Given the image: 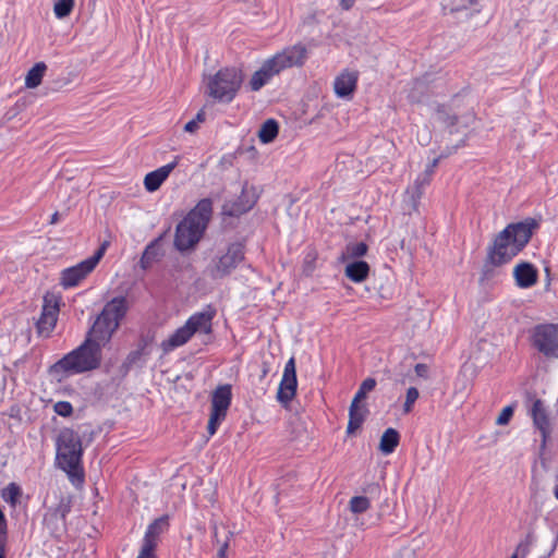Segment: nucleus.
<instances>
[{
	"mask_svg": "<svg viewBox=\"0 0 558 558\" xmlns=\"http://www.w3.org/2000/svg\"><path fill=\"white\" fill-rule=\"evenodd\" d=\"M538 222L533 218L510 223L500 231L488 247L487 260L493 266H501L515 257L530 242Z\"/></svg>",
	"mask_w": 558,
	"mask_h": 558,
	"instance_id": "nucleus-1",
	"label": "nucleus"
},
{
	"mask_svg": "<svg viewBox=\"0 0 558 558\" xmlns=\"http://www.w3.org/2000/svg\"><path fill=\"white\" fill-rule=\"evenodd\" d=\"M56 448L58 468L65 472L75 487L82 486L85 474L82 465V440L78 434L70 428L62 429L57 437Z\"/></svg>",
	"mask_w": 558,
	"mask_h": 558,
	"instance_id": "nucleus-2",
	"label": "nucleus"
},
{
	"mask_svg": "<svg viewBox=\"0 0 558 558\" xmlns=\"http://www.w3.org/2000/svg\"><path fill=\"white\" fill-rule=\"evenodd\" d=\"M211 214L213 202L209 198H203L178 223L173 241L178 251L186 252L196 246L203 238Z\"/></svg>",
	"mask_w": 558,
	"mask_h": 558,
	"instance_id": "nucleus-3",
	"label": "nucleus"
},
{
	"mask_svg": "<svg viewBox=\"0 0 558 558\" xmlns=\"http://www.w3.org/2000/svg\"><path fill=\"white\" fill-rule=\"evenodd\" d=\"M128 308V300L124 296H117L107 302L89 328L86 338L99 348L106 345L120 327Z\"/></svg>",
	"mask_w": 558,
	"mask_h": 558,
	"instance_id": "nucleus-4",
	"label": "nucleus"
},
{
	"mask_svg": "<svg viewBox=\"0 0 558 558\" xmlns=\"http://www.w3.org/2000/svg\"><path fill=\"white\" fill-rule=\"evenodd\" d=\"M243 83L242 71L235 66L220 69L206 80V95L221 104H230Z\"/></svg>",
	"mask_w": 558,
	"mask_h": 558,
	"instance_id": "nucleus-5",
	"label": "nucleus"
},
{
	"mask_svg": "<svg viewBox=\"0 0 558 558\" xmlns=\"http://www.w3.org/2000/svg\"><path fill=\"white\" fill-rule=\"evenodd\" d=\"M100 362L101 348L86 338L80 347L59 360L54 364V368L66 373L81 374L96 369Z\"/></svg>",
	"mask_w": 558,
	"mask_h": 558,
	"instance_id": "nucleus-6",
	"label": "nucleus"
},
{
	"mask_svg": "<svg viewBox=\"0 0 558 558\" xmlns=\"http://www.w3.org/2000/svg\"><path fill=\"white\" fill-rule=\"evenodd\" d=\"M245 258V247L240 242L228 245L223 254L213 258L208 266L209 276L214 279H221L229 276Z\"/></svg>",
	"mask_w": 558,
	"mask_h": 558,
	"instance_id": "nucleus-7",
	"label": "nucleus"
},
{
	"mask_svg": "<svg viewBox=\"0 0 558 558\" xmlns=\"http://www.w3.org/2000/svg\"><path fill=\"white\" fill-rule=\"evenodd\" d=\"M106 244H102L93 256L80 262L78 264L65 268L61 272L60 284L64 289L74 288L80 284L97 266L104 256Z\"/></svg>",
	"mask_w": 558,
	"mask_h": 558,
	"instance_id": "nucleus-8",
	"label": "nucleus"
},
{
	"mask_svg": "<svg viewBox=\"0 0 558 558\" xmlns=\"http://www.w3.org/2000/svg\"><path fill=\"white\" fill-rule=\"evenodd\" d=\"M232 389L231 385L218 386L211 396V410L207 425L209 436L216 434L220 424L227 416V411L231 404Z\"/></svg>",
	"mask_w": 558,
	"mask_h": 558,
	"instance_id": "nucleus-9",
	"label": "nucleus"
},
{
	"mask_svg": "<svg viewBox=\"0 0 558 558\" xmlns=\"http://www.w3.org/2000/svg\"><path fill=\"white\" fill-rule=\"evenodd\" d=\"M533 345L548 359H558V325L543 324L534 328Z\"/></svg>",
	"mask_w": 558,
	"mask_h": 558,
	"instance_id": "nucleus-10",
	"label": "nucleus"
},
{
	"mask_svg": "<svg viewBox=\"0 0 558 558\" xmlns=\"http://www.w3.org/2000/svg\"><path fill=\"white\" fill-rule=\"evenodd\" d=\"M308 57L306 47L303 44H295L286 47L275 56L270 57L272 64L279 73L290 68H301Z\"/></svg>",
	"mask_w": 558,
	"mask_h": 558,
	"instance_id": "nucleus-11",
	"label": "nucleus"
},
{
	"mask_svg": "<svg viewBox=\"0 0 558 558\" xmlns=\"http://www.w3.org/2000/svg\"><path fill=\"white\" fill-rule=\"evenodd\" d=\"M60 311V300L52 293L44 296L40 317L36 324L37 331L43 337H49L54 329Z\"/></svg>",
	"mask_w": 558,
	"mask_h": 558,
	"instance_id": "nucleus-12",
	"label": "nucleus"
},
{
	"mask_svg": "<svg viewBox=\"0 0 558 558\" xmlns=\"http://www.w3.org/2000/svg\"><path fill=\"white\" fill-rule=\"evenodd\" d=\"M298 388L295 359L292 356L284 365L283 374L277 391V400L288 405L295 397Z\"/></svg>",
	"mask_w": 558,
	"mask_h": 558,
	"instance_id": "nucleus-13",
	"label": "nucleus"
},
{
	"mask_svg": "<svg viewBox=\"0 0 558 558\" xmlns=\"http://www.w3.org/2000/svg\"><path fill=\"white\" fill-rule=\"evenodd\" d=\"M529 414L535 428L541 433L542 447H545L551 433L548 409L541 399H535L529 409Z\"/></svg>",
	"mask_w": 558,
	"mask_h": 558,
	"instance_id": "nucleus-14",
	"label": "nucleus"
},
{
	"mask_svg": "<svg viewBox=\"0 0 558 558\" xmlns=\"http://www.w3.org/2000/svg\"><path fill=\"white\" fill-rule=\"evenodd\" d=\"M361 490L364 495L353 496L349 501L348 507L353 514L366 512L371 508L372 500L379 498L381 493L379 484L375 482L365 484Z\"/></svg>",
	"mask_w": 558,
	"mask_h": 558,
	"instance_id": "nucleus-15",
	"label": "nucleus"
},
{
	"mask_svg": "<svg viewBox=\"0 0 558 558\" xmlns=\"http://www.w3.org/2000/svg\"><path fill=\"white\" fill-rule=\"evenodd\" d=\"M216 314L217 311L213 305H206L202 311L191 315L185 323L193 335L197 332L209 335L213 331V320Z\"/></svg>",
	"mask_w": 558,
	"mask_h": 558,
	"instance_id": "nucleus-16",
	"label": "nucleus"
},
{
	"mask_svg": "<svg viewBox=\"0 0 558 558\" xmlns=\"http://www.w3.org/2000/svg\"><path fill=\"white\" fill-rule=\"evenodd\" d=\"M513 278L517 287L520 289H529L536 284L538 270L533 264L522 262L514 266Z\"/></svg>",
	"mask_w": 558,
	"mask_h": 558,
	"instance_id": "nucleus-17",
	"label": "nucleus"
},
{
	"mask_svg": "<svg viewBox=\"0 0 558 558\" xmlns=\"http://www.w3.org/2000/svg\"><path fill=\"white\" fill-rule=\"evenodd\" d=\"M179 157H175L173 161L147 173L144 178V186L147 192L157 191L161 184L167 180L172 170L178 166Z\"/></svg>",
	"mask_w": 558,
	"mask_h": 558,
	"instance_id": "nucleus-18",
	"label": "nucleus"
},
{
	"mask_svg": "<svg viewBox=\"0 0 558 558\" xmlns=\"http://www.w3.org/2000/svg\"><path fill=\"white\" fill-rule=\"evenodd\" d=\"M357 73L343 71L333 82L335 94L340 98H349L356 88Z\"/></svg>",
	"mask_w": 558,
	"mask_h": 558,
	"instance_id": "nucleus-19",
	"label": "nucleus"
},
{
	"mask_svg": "<svg viewBox=\"0 0 558 558\" xmlns=\"http://www.w3.org/2000/svg\"><path fill=\"white\" fill-rule=\"evenodd\" d=\"M279 72L272 64L271 60L268 58L264 61L262 66L254 72L252 78L250 81V87L253 92L259 90L264 87L275 75H278Z\"/></svg>",
	"mask_w": 558,
	"mask_h": 558,
	"instance_id": "nucleus-20",
	"label": "nucleus"
},
{
	"mask_svg": "<svg viewBox=\"0 0 558 558\" xmlns=\"http://www.w3.org/2000/svg\"><path fill=\"white\" fill-rule=\"evenodd\" d=\"M193 336V332L185 323L183 326L179 327L173 333H171L166 340H163L160 347L165 353H168L187 343Z\"/></svg>",
	"mask_w": 558,
	"mask_h": 558,
	"instance_id": "nucleus-21",
	"label": "nucleus"
},
{
	"mask_svg": "<svg viewBox=\"0 0 558 558\" xmlns=\"http://www.w3.org/2000/svg\"><path fill=\"white\" fill-rule=\"evenodd\" d=\"M168 517L163 515L154 520L146 529L143 543L157 547L159 536L168 529Z\"/></svg>",
	"mask_w": 558,
	"mask_h": 558,
	"instance_id": "nucleus-22",
	"label": "nucleus"
},
{
	"mask_svg": "<svg viewBox=\"0 0 558 558\" xmlns=\"http://www.w3.org/2000/svg\"><path fill=\"white\" fill-rule=\"evenodd\" d=\"M345 276L353 282H363L369 274V265L364 260L348 263L344 269Z\"/></svg>",
	"mask_w": 558,
	"mask_h": 558,
	"instance_id": "nucleus-23",
	"label": "nucleus"
},
{
	"mask_svg": "<svg viewBox=\"0 0 558 558\" xmlns=\"http://www.w3.org/2000/svg\"><path fill=\"white\" fill-rule=\"evenodd\" d=\"M366 414L367 409L364 405L351 402L349 409V423L347 426V433L353 434L355 430H357L365 421Z\"/></svg>",
	"mask_w": 558,
	"mask_h": 558,
	"instance_id": "nucleus-24",
	"label": "nucleus"
},
{
	"mask_svg": "<svg viewBox=\"0 0 558 558\" xmlns=\"http://www.w3.org/2000/svg\"><path fill=\"white\" fill-rule=\"evenodd\" d=\"M400 436L395 428H387L381 435L379 450L384 454L392 453L399 445Z\"/></svg>",
	"mask_w": 558,
	"mask_h": 558,
	"instance_id": "nucleus-25",
	"label": "nucleus"
},
{
	"mask_svg": "<svg viewBox=\"0 0 558 558\" xmlns=\"http://www.w3.org/2000/svg\"><path fill=\"white\" fill-rule=\"evenodd\" d=\"M47 70V65L44 62H37L32 66L25 76V86L27 88H36L41 84L43 77Z\"/></svg>",
	"mask_w": 558,
	"mask_h": 558,
	"instance_id": "nucleus-26",
	"label": "nucleus"
},
{
	"mask_svg": "<svg viewBox=\"0 0 558 558\" xmlns=\"http://www.w3.org/2000/svg\"><path fill=\"white\" fill-rule=\"evenodd\" d=\"M278 132V122L275 119H268L262 124L258 131V138L263 144H268L277 137Z\"/></svg>",
	"mask_w": 558,
	"mask_h": 558,
	"instance_id": "nucleus-27",
	"label": "nucleus"
},
{
	"mask_svg": "<svg viewBox=\"0 0 558 558\" xmlns=\"http://www.w3.org/2000/svg\"><path fill=\"white\" fill-rule=\"evenodd\" d=\"M160 255V248L158 245V240L151 242L144 250L141 257V266L142 268H148Z\"/></svg>",
	"mask_w": 558,
	"mask_h": 558,
	"instance_id": "nucleus-28",
	"label": "nucleus"
},
{
	"mask_svg": "<svg viewBox=\"0 0 558 558\" xmlns=\"http://www.w3.org/2000/svg\"><path fill=\"white\" fill-rule=\"evenodd\" d=\"M432 181V177L428 173H421L415 179L412 186L408 189V192L411 193L412 198H420L427 185H429Z\"/></svg>",
	"mask_w": 558,
	"mask_h": 558,
	"instance_id": "nucleus-29",
	"label": "nucleus"
},
{
	"mask_svg": "<svg viewBox=\"0 0 558 558\" xmlns=\"http://www.w3.org/2000/svg\"><path fill=\"white\" fill-rule=\"evenodd\" d=\"M367 245L364 242L349 243L345 246V253L342 255V260L348 258H359L367 253Z\"/></svg>",
	"mask_w": 558,
	"mask_h": 558,
	"instance_id": "nucleus-30",
	"label": "nucleus"
},
{
	"mask_svg": "<svg viewBox=\"0 0 558 558\" xmlns=\"http://www.w3.org/2000/svg\"><path fill=\"white\" fill-rule=\"evenodd\" d=\"M21 494V487L16 483L12 482L2 489L1 497L5 502L11 506H15Z\"/></svg>",
	"mask_w": 558,
	"mask_h": 558,
	"instance_id": "nucleus-31",
	"label": "nucleus"
},
{
	"mask_svg": "<svg viewBox=\"0 0 558 558\" xmlns=\"http://www.w3.org/2000/svg\"><path fill=\"white\" fill-rule=\"evenodd\" d=\"M74 8V0H54L53 13L57 19L69 16Z\"/></svg>",
	"mask_w": 558,
	"mask_h": 558,
	"instance_id": "nucleus-32",
	"label": "nucleus"
},
{
	"mask_svg": "<svg viewBox=\"0 0 558 558\" xmlns=\"http://www.w3.org/2000/svg\"><path fill=\"white\" fill-rule=\"evenodd\" d=\"M536 538H535V535L533 532H529L524 539H522L514 553L517 554V556H519L520 558H526V556L529 555L530 550H531V547L534 545Z\"/></svg>",
	"mask_w": 558,
	"mask_h": 558,
	"instance_id": "nucleus-33",
	"label": "nucleus"
},
{
	"mask_svg": "<svg viewBox=\"0 0 558 558\" xmlns=\"http://www.w3.org/2000/svg\"><path fill=\"white\" fill-rule=\"evenodd\" d=\"M376 387V380L372 377H368L362 381L359 390L356 391L352 402L360 403L363 399L366 398L367 392H371Z\"/></svg>",
	"mask_w": 558,
	"mask_h": 558,
	"instance_id": "nucleus-34",
	"label": "nucleus"
},
{
	"mask_svg": "<svg viewBox=\"0 0 558 558\" xmlns=\"http://www.w3.org/2000/svg\"><path fill=\"white\" fill-rule=\"evenodd\" d=\"M143 354H144V347L142 348H138L134 351H131L124 362H123V367L129 371L131 369L134 365H136L143 357Z\"/></svg>",
	"mask_w": 558,
	"mask_h": 558,
	"instance_id": "nucleus-35",
	"label": "nucleus"
},
{
	"mask_svg": "<svg viewBox=\"0 0 558 558\" xmlns=\"http://www.w3.org/2000/svg\"><path fill=\"white\" fill-rule=\"evenodd\" d=\"M418 397H420V393H418V390L415 387H410L407 390L405 402L403 404V412L404 413H410L412 411L413 405L416 402V400L418 399Z\"/></svg>",
	"mask_w": 558,
	"mask_h": 558,
	"instance_id": "nucleus-36",
	"label": "nucleus"
},
{
	"mask_svg": "<svg viewBox=\"0 0 558 558\" xmlns=\"http://www.w3.org/2000/svg\"><path fill=\"white\" fill-rule=\"evenodd\" d=\"M206 119V113L204 110H199L197 112V114L195 116L194 119H192L191 121H189L185 125H184V131L185 132H189V133H194L198 130L199 125L205 121Z\"/></svg>",
	"mask_w": 558,
	"mask_h": 558,
	"instance_id": "nucleus-37",
	"label": "nucleus"
},
{
	"mask_svg": "<svg viewBox=\"0 0 558 558\" xmlns=\"http://www.w3.org/2000/svg\"><path fill=\"white\" fill-rule=\"evenodd\" d=\"M317 254L314 251L307 252L303 260V271L306 275H311L315 270V262Z\"/></svg>",
	"mask_w": 558,
	"mask_h": 558,
	"instance_id": "nucleus-38",
	"label": "nucleus"
},
{
	"mask_svg": "<svg viewBox=\"0 0 558 558\" xmlns=\"http://www.w3.org/2000/svg\"><path fill=\"white\" fill-rule=\"evenodd\" d=\"M53 409L58 415L63 417H68L73 413V407L69 401H58Z\"/></svg>",
	"mask_w": 558,
	"mask_h": 558,
	"instance_id": "nucleus-39",
	"label": "nucleus"
},
{
	"mask_svg": "<svg viewBox=\"0 0 558 558\" xmlns=\"http://www.w3.org/2000/svg\"><path fill=\"white\" fill-rule=\"evenodd\" d=\"M155 549L156 547L151 546V544L143 543L140 554L136 558H156Z\"/></svg>",
	"mask_w": 558,
	"mask_h": 558,
	"instance_id": "nucleus-40",
	"label": "nucleus"
},
{
	"mask_svg": "<svg viewBox=\"0 0 558 558\" xmlns=\"http://www.w3.org/2000/svg\"><path fill=\"white\" fill-rule=\"evenodd\" d=\"M251 207H252V204H247V205H243V206L234 205V207L231 209H228L227 206H225L223 210L226 214H228L230 216H239L243 213H246L248 209H251Z\"/></svg>",
	"mask_w": 558,
	"mask_h": 558,
	"instance_id": "nucleus-41",
	"label": "nucleus"
},
{
	"mask_svg": "<svg viewBox=\"0 0 558 558\" xmlns=\"http://www.w3.org/2000/svg\"><path fill=\"white\" fill-rule=\"evenodd\" d=\"M513 411L510 407H506L497 418L499 425L507 424L512 415Z\"/></svg>",
	"mask_w": 558,
	"mask_h": 558,
	"instance_id": "nucleus-42",
	"label": "nucleus"
},
{
	"mask_svg": "<svg viewBox=\"0 0 558 558\" xmlns=\"http://www.w3.org/2000/svg\"><path fill=\"white\" fill-rule=\"evenodd\" d=\"M414 371H415V374L418 376V377H422V378H427L428 377V366L426 364H423V363H417L414 367Z\"/></svg>",
	"mask_w": 558,
	"mask_h": 558,
	"instance_id": "nucleus-43",
	"label": "nucleus"
},
{
	"mask_svg": "<svg viewBox=\"0 0 558 558\" xmlns=\"http://www.w3.org/2000/svg\"><path fill=\"white\" fill-rule=\"evenodd\" d=\"M69 512V507L66 505H60L54 511L53 515L60 514L61 520H65L66 513Z\"/></svg>",
	"mask_w": 558,
	"mask_h": 558,
	"instance_id": "nucleus-44",
	"label": "nucleus"
},
{
	"mask_svg": "<svg viewBox=\"0 0 558 558\" xmlns=\"http://www.w3.org/2000/svg\"><path fill=\"white\" fill-rule=\"evenodd\" d=\"M438 162H439V158L433 159V161L426 167L424 172L428 173L429 177H433V174L435 172V168L437 167Z\"/></svg>",
	"mask_w": 558,
	"mask_h": 558,
	"instance_id": "nucleus-45",
	"label": "nucleus"
},
{
	"mask_svg": "<svg viewBox=\"0 0 558 558\" xmlns=\"http://www.w3.org/2000/svg\"><path fill=\"white\" fill-rule=\"evenodd\" d=\"M229 543L225 542L219 550H218V558H227V551H228Z\"/></svg>",
	"mask_w": 558,
	"mask_h": 558,
	"instance_id": "nucleus-46",
	"label": "nucleus"
},
{
	"mask_svg": "<svg viewBox=\"0 0 558 558\" xmlns=\"http://www.w3.org/2000/svg\"><path fill=\"white\" fill-rule=\"evenodd\" d=\"M7 521L3 512L0 510V535L5 534Z\"/></svg>",
	"mask_w": 558,
	"mask_h": 558,
	"instance_id": "nucleus-47",
	"label": "nucleus"
},
{
	"mask_svg": "<svg viewBox=\"0 0 558 558\" xmlns=\"http://www.w3.org/2000/svg\"><path fill=\"white\" fill-rule=\"evenodd\" d=\"M355 0H340V7L343 10H350L354 5Z\"/></svg>",
	"mask_w": 558,
	"mask_h": 558,
	"instance_id": "nucleus-48",
	"label": "nucleus"
},
{
	"mask_svg": "<svg viewBox=\"0 0 558 558\" xmlns=\"http://www.w3.org/2000/svg\"><path fill=\"white\" fill-rule=\"evenodd\" d=\"M270 371V366L267 362L262 363V377H266Z\"/></svg>",
	"mask_w": 558,
	"mask_h": 558,
	"instance_id": "nucleus-49",
	"label": "nucleus"
},
{
	"mask_svg": "<svg viewBox=\"0 0 558 558\" xmlns=\"http://www.w3.org/2000/svg\"><path fill=\"white\" fill-rule=\"evenodd\" d=\"M58 221H59V213H58V211H56V213H53V214H52V216H51V218H50V223H51V225H54V223H57Z\"/></svg>",
	"mask_w": 558,
	"mask_h": 558,
	"instance_id": "nucleus-50",
	"label": "nucleus"
},
{
	"mask_svg": "<svg viewBox=\"0 0 558 558\" xmlns=\"http://www.w3.org/2000/svg\"><path fill=\"white\" fill-rule=\"evenodd\" d=\"M470 5H475L480 0H466Z\"/></svg>",
	"mask_w": 558,
	"mask_h": 558,
	"instance_id": "nucleus-51",
	"label": "nucleus"
},
{
	"mask_svg": "<svg viewBox=\"0 0 558 558\" xmlns=\"http://www.w3.org/2000/svg\"><path fill=\"white\" fill-rule=\"evenodd\" d=\"M555 497L558 499V486L555 488Z\"/></svg>",
	"mask_w": 558,
	"mask_h": 558,
	"instance_id": "nucleus-52",
	"label": "nucleus"
},
{
	"mask_svg": "<svg viewBox=\"0 0 558 558\" xmlns=\"http://www.w3.org/2000/svg\"><path fill=\"white\" fill-rule=\"evenodd\" d=\"M510 558H520L519 556H517L515 553H513V555L510 557Z\"/></svg>",
	"mask_w": 558,
	"mask_h": 558,
	"instance_id": "nucleus-53",
	"label": "nucleus"
},
{
	"mask_svg": "<svg viewBox=\"0 0 558 558\" xmlns=\"http://www.w3.org/2000/svg\"><path fill=\"white\" fill-rule=\"evenodd\" d=\"M0 558H3L1 554H0Z\"/></svg>",
	"mask_w": 558,
	"mask_h": 558,
	"instance_id": "nucleus-54",
	"label": "nucleus"
}]
</instances>
